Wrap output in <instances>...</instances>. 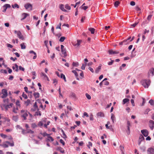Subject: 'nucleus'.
Masks as SVG:
<instances>
[{
	"instance_id": "54",
	"label": "nucleus",
	"mask_w": 154,
	"mask_h": 154,
	"mask_svg": "<svg viewBox=\"0 0 154 154\" xmlns=\"http://www.w3.org/2000/svg\"><path fill=\"white\" fill-rule=\"evenodd\" d=\"M86 63H85V65H84V64H82V66L81 67V69L82 70H84L85 68V67L86 66Z\"/></svg>"
},
{
	"instance_id": "16",
	"label": "nucleus",
	"mask_w": 154,
	"mask_h": 154,
	"mask_svg": "<svg viewBox=\"0 0 154 154\" xmlns=\"http://www.w3.org/2000/svg\"><path fill=\"white\" fill-rule=\"evenodd\" d=\"M29 53L30 54H34V56L33 57V59H35L36 58L37 56H36V54L35 52L34 51H29Z\"/></svg>"
},
{
	"instance_id": "62",
	"label": "nucleus",
	"mask_w": 154,
	"mask_h": 154,
	"mask_svg": "<svg viewBox=\"0 0 154 154\" xmlns=\"http://www.w3.org/2000/svg\"><path fill=\"white\" fill-rule=\"evenodd\" d=\"M103 83L105 85H109V82L108 81L103 82Z\"/></svg>"
},
{
	"instance_id": "45",
	"label": "nucleus",
	"mask_w": 154,
	"mask_h": 154,
	"mask_svg": "<svg viewBox=\"0 0 154 154\" xmlns=\"http://www.w3.org/2000/svg\"><path fill=\"white\" fill-rule=\"evenodd\" d=\"M12 6L14 8H19V5L16 4H14V6L13 5H12Z\"/></svg>"
},
{
	"instance_id": "40",
	"label": "nucleus",
	"mask_w": 154,
	"mask_h": 154,
	"mask_svg": "<svg viewBox=\"0 0 154 154\" xmlns=\"http://www.w3.org/2000/svg\"><path fill=\"white\" fill-rule=\"evenodd\" d=\"M65 38H66L64 36L61 37L60 38L59 41L60 42H63L64 41V40L65 39Z\"/></svg>"
},
{
	"instance_id": "61",
	"label": "nucleus",
	"mask_w": 154,
	"mask_h": 154,
	"mask_svg": "<svg viewBox=\"0 0 154 154\" xmlns=\"http://www.w3.org/2000/svg\"><path fill=\"white\" fill-rule=\"evenodd\" d=\"M50 123V121H48L47 122V124H45L44 125V126L45 128H47V126L48 125H49Z\"/></svg>"
},
{
	"instance_id": "57",
	"label": "nucleus",
	"mask_w": 154,
	"mask_h": 154,
	"mask_svg": "<svg viewBox=\"0 0 154 154\" xmlns=\"http://www.w3.org/2000/svg\"><path fill=\"white\" fill-rule=\"evenodd\" d=\"M130 4L131 6H134L135 5V3L134 1H131L130 2Z\"/></svg>"
},
{
	"instance_id": "12",
	"label": "nucleus",
	"mask_w": 154,
	"mask_h": 154,
	"mask_svg": "<svg viewBox=\"0 0 154 154\" xmlns=\"http://www.w3.org/2000/svg\"><path fill=\"white\" fill-rule=\"evenodd\" d=\"M18 108L19 107H18L16 106V107H15L14 106L13 107L12 112L15 113H17Z\"/></svg>"
},
{
	"instance_id": "14",
	"label": "nucleus",
	"mask_w": 154,
	"mask_h": 154,
	"mask_svg": "<svg viewBox=\"0 0 154 154\" xmlns=\"http://www.w3.org/2000/svg\"><path fill=\"white\" fill-rule=\"evenodd\" d=\"M29 15V14L26 13H23L22 14V16L23 17V18L21 19V20H22L25 19Z\"/></svg>"
},
{
	"instance_id": "4",
	"label": "nucleus",
	"mask_w": 154,
	"mask_h": 154,
	"mask_svg": "<svg viewBox=\"0 0 154 154\" xmlns=\"http://www.w3.org/2000/svg\"><path fill=\"white\" fill-rule=\"evenodd\" d=\"M2 93L3 95L1 96L2 98H4L6 97L8 95L7 91L5 89H3L2 91Z\"/></svg>"
},
{
	"instance_id": "34",
	"label": "nucleus",
	"mask_w": 154,
	"mask_h": 154,
	"mask_svg": "<svg viewBox=\"0 0 154 154\" xmlns=\"http://www.w3.org/2000/svg\"><path fill=\"white\" fill-rule=\"evenodd\" d=\"M120 2L118 1H116L114 3V6L116 7H117Z\"/></svg>"
},
{
	"instance_id": "47",
	"label": "nucleus",
	"mask_w": 154,
	"mask_h": 154,
	"mask_svg": "<svg viewBox=\"0 0 154 154\" xmlns=\"http://www.w3.org/2000/svg\"><path fill=\"white\" fill-rule=\"evenodd\" d=\"M38 126H42L43 125V123L42 121L39 122L38 124Z\"/></svg>"
},
{
	"instance_id": "35",
	"label": "nucleus",
	"mask_w": 154,
	"mask_h": 154,
	"mask_svg": "<svg viewBox=\"0 0 154 154\" xmlns=\"http://www.w3.org/2000/svg\"><path fill=\"white\" fill-rule=\"evenodd\" d=\"M16 105L17 107H18L19 108L20 107V104L19 100H17L16 102Z\"/></svg>"
},
{
	"instance_id": "53",
	"label": "nucleus",
	"mask_w": 154,
	"mask_h": 154,
	"mask_svg": "<svg viewBox=\"0 0 154 154\" xmlns=\"http://www.w3.org/2000/svg\"><path fill=\"white\" fill-rule=\"evenodd\" d=\"M110 122H109V121H108L107 122V124H106V125H105V126H106V128L107 129H108L109 128V126H108V125H110Z\"/></svg>"
},
{
	"instance_id": "41",
	"label": "nucleus",
	"mask_w": 154,
	"mask_h": 154,
	"mask_svg": "<svg viewBox=\"0 0 154 154\" xmlns=\"http://www.w3.org/2000/svg\"><path fill=\"white\" fill-rule=\"evenodd\" d=\"M72 65L73 66H79V63L78 62H73L72 63Z\"/></svg>"
},
{
	"instance_id": "1",
	"label": "nucleus",
	"mask_w": 154,
	"mask_h": 154,
	"mask_svg": "<svg viewBox=\"0 0 154 154\" xmlns=\"http://www.w3.org/2000/svg\"><path fill=\"white\" fill-rule=\"evenodd\" d=\"M29 113L26 110L22 109L20 111V115L21 117L23 118V120H26V117L28 116Z\"/></svg>"
},
{
	"instance_id": "2",
	"label": "nucleus",
	"mask_w": 154,
	"mask_h": 154,
	"mask_svg": "<svg viewBox=\"0 0 154 154\" xmlns=\"http://www.w3.org/2000/svg\"><path fill=\"white\" fill-rule=\"evenodd\" d=\"M143 86L145 88H148L150 85V81L149 80H143L141 82Z\"/></svg>"
},
{
	"instance_id": "39",
	"label": "nucleus",
	"mask_w": 154,
	"mask_h": 154,
	"mask_svg": "<svg viewBox=\"0 0 154 154\" xmlns=\"http://www.w3.org/2000/svg\"><path fill=\"white\" fill-rule=\"evenodd\" d=\"M41 112L40 111H37V112H35V116H41Z\"/></svg>"
},
{
	"instance_id": "9",
	"label": "nucleus",
	"mask_w": 154,
	"mask_h": 154,
	"mask_svg": "<svg viewBox=\"0 0 154 154\" xmlns=\"http://www.w3.org/2000/svg\"><path fill=\"white\" fill-rule=\"evenodd\" d=\"M109 54H118L119 52L117 51H114L112 50H110L108 51Z\"/></svg>"
},
{
	"instance_id": "23",
	"label": "nucleus",
	"mask_w": 154,
	"mask_h": 154,
	"mask_svg": "<svg viewBox=\"0 0 154 154\" xmlns=\"http://www.w3.org/2000/svg\"><path fill=\"white\" fill-rule=\"evenodd\" d=\"M54 140L53 138V137H52L50 136V135H49V136H48V139L47 140V141H51V142L53 141H54Z\"/></svg>"
},
{
	"instance_id": "63",
	"label": "nucleus",
	"mask_w": 154,
	"mask_h": 154,
	"mask_svg": "<svg viewBox=\"0 0 154 154\" xmlns=\"http://www.w3.org/2000/svg\"><path fill=\"white\" fill-rule=\"evenodd\" d=\"M131 102L132 104V105L133 106H135V104L134 103V100L133 99L131 100Z\"/></svg>"
},
{
	"instance_id": "25",
	"label": "nucleus",
	"mask_w": 154,
	"mask_h": 154,
	"mask_svg": "<svg viewBox=\"0 0 154 154\" xmlns=\"http://www.w3.org/2000/svg\"><path fill=\"white\" fill-rule=\"evenodd\" d=\"M21 48L23 49H25L26 48V46L24 43H22L20 45Z\"/></svg>"
},
{
	"instance_id": "33",
	"label": "nucleus",
	"mask_w": 154,
	"mask_h": 154,
	"mask_svg": "<svg viewBox=\"0 0 154 154\" xmlns=\"http://www.w3.org/2000/svg\"><path fill=\"white\" fill-rule=\"evenodd\" d=\"M123 43H124V45H126L129 44L130 42V41H128L127 39H125L123 41Z\"/></svg>"
},
{
	"instance_id": "22",
	"label": "nucleus",
	"mask_w": 154,
	"mask_h": 154,
	"mask_svg": "<svg viewBox=\"0 0 154 154\" xmlns=\"http://www.w3.org/2000/svg\"><path fill=\"white\" fill-rule=\"evenodd\" d=\"M33 95L35 98H38L40 96L38 92H35L33 94Z\"/></svg>"
},
{
	"instance_id": "32",
	"label": "nucleus",
	"mask_w": 154,
	"mask_h": 154,
	"mask_svg": "<svg viewBox=\"0 0 154 154\" xmlns=\"http://www.w3.org/2000/svg\"><path fill=\"white\" fill-rule=\"evenodd\" d=\"M34 107L35 108V110H37V111L38 110V106L37 105V103L36 102H35V103H34Z\"/></svg>"
},
{
	"instance_id": "26",
	"label": "nucleus",
	"mask_w": 154,
	"mask_h": 154,
	"mask_svg": "<svg viewBox=\"0 0 154 154\" xmlns=\"http://www.w3.org/2000/svg\"><path fill=\"white\" fill-rule=\"evenodd\" d=\"M30 103V100L28 99L26 101L24 102V104L26 105V106H28Z\"/></svg>"
},
{
	"instance_id": "11",
	"label": "nucleus",
	"mask_w": 154,
	"mask_h": 154,
	"mask_svg": "<svg viewBox=\"0 0 154 154\" xmlns=\"http://www.w3.org/2000/svg\"><path fill=\"white\" fill-rule=\"evenodd\" d=\"M13 104L12 103H10L9 105H6L5 106V108L6 110H7L9 108L12 107Z\"/></svg>"
},
{
	"instance_id": "64",
	"label": "nucleus",
	"mask_w": 154,
	"mask_h": 154,
	"mask_svg": "<svg viewBox=\"0 0 154 154\" xmlns=\"http://www.w3.org/2000/svg\"><path fill=\"white\" fill-rule=\"evenodd\" d=\"M90 119L91 120H93L94 118L93 115L91 114L90 116Z\"/></svg>"
},
{
	"instance_id": "3",
	"label": "nucleus",
	"mask_w": 154,
	"mask_h": 154,
	"mask_svg": "<svg viewBox=\"0 0 154 154\" xmlns=\"http://www.w3.org/2000/svg\"><path fill=\"white\" fill-rule=\"evenodd\" d=\"M14 32L15 34H17V37L20 39H21L22 40H24V38L20 31H17L16 30H15L14 31Z\"/></svg>"
},
{
	"instance_id": "48",
	"label": "nucleus",
	"mask_w": 154,
	"mask_h": 154,
	"mask_svg": "<svg viewBox=\"0 0 154 154\" xmlns=\"http://www.w3.org/2000/svg\"><path fill=\"white\" fill-rule=\"evenodd\" d=\"M72 72L75 74L76 77L78 76V75L75 70H72Z\"/></svg>"
},
{
	"instance_id": "7",
	"label": "nucleus",
	"mask_w": 154,
	"mask_h": 154,
	"mask_svg": "<svg viewBox=\"0 0 154 154\" xmlns=\"http://www.w3.org/2000/svg\"><path fill=\"white\" fill-rule=\"evenodd\" d=\"M149 126L150 128L152 130L154 128V121L152 120H150L149 122Z\"/></svg>"
},
{
	"instance_id": "19",
	"label": "nucleus",
	"mask_w": 154,
	"mask_h": 154,
	"mask_svg": "<svg viewBox=\"0 0 154 154\" xmlns=\"http://www.w3.org/2000/svg\"><path fill=\"white\" fill-rule=\"evenodd\" d=\"M57 150L60 151V152L62 153H63L64 152V150L60 147H58Z\"/></svg>"
},
{
	"instance_id": "28",
	"label": "nucleus",
	"mask_w": 154,
	"mask_h": 154,
	"mask_svg": "<svg viewBox=\"0 0 154 154\" xmlns=\"http://www.w3.org/2000/svg\"><path fill=\"white\" fill-rule=\"evenodd\" d=\"M15 67L14 66H12V69H15V67L16 68L15 71L16 72H18V66L16 64H15Z\"/></svg>"
},
{
	"instance_id": "31",
	"label": "nucleus",
	"mask_w": 154,
	"mask_h": 154,
	"mask_svg": "<svg viewBox=\"0 0 154 154\" xmlns=\"http://www.w3.org/2000/svg\"><path fill=\"white\" fill-rule=\"evenodd\" d=\"M129 99L128 98H125L123 100V104H125V103L129 102Z\"/></svg>"
},
{
	"instance_id": "8",
	"label": "nucleus",
	"mask_w": 154,
	"mask_h": 154,
	"mask_svg": "<svg viewBox=\"0 0 154 154\" xmlns=\"http://www.w3.org/2000/svg\"><path fill=\"white\" fill-rule=\"evenodd\" d=\"M11 6L10 5L8 4H5L3 6V10L2 11L3 12H5L8 8H10Z\"/></svg>"
},
{
	"instance_id": "38",
	"label": "nucleus",
	"mask_w": 154,
	"mask_h": 154,
	"mask_svg": "<svg viewBox=\"0 0 154 154\" xmlns=\"http://www.w3.org/2000/svg\"><path fill=\"white\" fill-rule=\"evenodd\" d=\"M70 97H73L74 98H76V95L75 94L73 93H72L70 94Z\"/></svg>"
},
{
	"instance_id": "42",
	"label": "nucleus",
	"mask_w": 154,
	"mask_h": 154,
	"mask_svg": "<svg viewBox=\"0 0 154 154\" xmlns=\"http://www.w3.org/2000/svg\"><path fill=\"white\" fill-rule=\"evenodd\" d=\"M149 103L151 105L153 106L154 105V100L152 99H151L149 101Z\"/></svg>"
},
{
	"instance_id": "17",
	"label": "nucleus",
	"mask_w": 154,
	"mask_h": 154,
	"mask_svg": "<svg viewBox=\"0 0 154 154\" xmlns=\"http://www.w3.org/2000/svg\"><path fill=\"white\" fill-rule=\"evenodd\" d=\"M102 66V65L101 64H100L98 67L96 68V69L95 70V72L96 73H97L99 72V71L101 69Z\"/></svg>"
},
{
	"instance_id": "50",
	"label": "nucleus",
	"mask_w": 154,
	"mask_h": 154,
	"mask_svg": "<svg viewBox=\"0 0 154 154\" xmlns=\"http://www.w3.org/2000/svg\"><path fill=\"white\" fill-rule=\"evenodd\" d=\"M65 8L69 10H70L71 9V7L68 5H66L65 6Z\"/></svg>"
},
{
	"instance_id": "56",
	"label": "nucleus",
	"mask_w": 154,
	"mask_h": 154,
	"mask_svg": "<svg viewBox=\"0 0 154 154\" xmlns=\"http://www.w3.org/2000/svg\"><path fill=\"white\" fill-rule=\"evenodd\" d=\"M19 69L20 70H22L23 71H24L25 70V69L22 67L21 66H19Z\"/></svg>"
},
{
	"instance_id": "59",
	"label": "nucleus",
	"mask_w": 154,
	"mask_h": 154,
	"mask_svg": "<svg viewBox=\"0 0 154 154\" xmlns=\"http://www.w3.org/2000/svg\"><path fill=\"white\" fill-rule=\"evenodd\" d=\"M61 23H60L59 25H58L56 27V29H61Z\"/></svg>"
},
{
	"instance_id": "5",
	"label": "nucleus",
	"mask_w": 154,
	"mask_h": 154,
	"mask_svg": "<svg viewBox=\"0 0 154 154\" xmlns=\"http://www.w3.org/2000/svg\"><path fill=\"white\" fill-rule=\"evenodd\" d=\"M141 132L145 137H146L148 135V131L146 129L142 130H141Z\"/></svg>"
},
{
	"instance_id": "52",
	"label": "nucleus",
	"mask_w": 154,
	"mask_h": 154,
	"mask_svg": "<svg viewBox=\"0 0 154 154\" xmlns=\"http://www.w3.org/2000/svg\"><path fill=\"white\" fill-rule=\"evenodd\" d=\"M60 143H62L63 146H64L65 144L64 141L62 139L60 140Z\"/></svg>"
},
{
	"instance_id": "51",
	"label": "nucleus",
	"mask_w": 154,
	"mask_h": 154,
	"mask_svg": "<svg viewBox=\"0 0 154 154\" xmlns=\"http://www.w3.org/2000/svg\"><path fill=\"white\" fill-rule=\"evenodd\" d=\"M86 96L88 100H90L91 99V96L88 94H86Z\"/></svg>"
},
{
	"instance_id": "21",
	"label": "nucleus",
	"mask_w": 154,
	"mask_h": 154,
	"mask_svg": "<svg viewBox=\"0 0 154 154\" xmlns=\"http://www.w3.org/2000/svg\"><path fill=\"white\" fill-rule=\"evenodd\" d=\"M5 143L8 144H9L11 146H14V143L13 141H12V142L10 143L9 141H7L5 142Z\"/></svg>"
},
{
	"instance_id": "6",
	"label": "nucleus",
	"mask_w": 154,
	"mask_h": 154,
	"mask_svg": "<svg viewBox=\"0 0 154 154\" xmlns=\"http://www.w3.org/2000/svg\"><path fill=\"white\" fill-rule=\"evenodd\" d=\"M148 154H154V147L149 148L147 150Z\"/></svg>"
},
{
	"instance_id": "10",
	"label": "nucleus",
	"mask_w": 154,
	"mask_h": 154,
	"mask_svg": "<svg viewBox=\"0 0 154 154\" xmlns=\"http://www.w3.org/2000/svg\"><path fill=\"white\" fill-rule=\"evenodd\" d=\"M24 7L26 9H27L29 8L30 7L31 8V10H32V5L30 3H28L26 4L25 5Z\"/></svg>"
},
{
	"instance_id": "49",
	"label": "nucleus",
	"mask_w": 154,
	"mask_h": 154,
	"mask_svg": "<svg viewBox=\"0 0 154 154\" xmlns=\"http://www.w3.org/2000/svg\"><path fill=\"white\" fill-rule=\"evenodd\" d=\"M22 96L25 99H26L27 98V95L26 94H25L24 92L23 93Z\"/></svg>"
},
{
	"instance_id": "37",
	"label": "nucleus",
	"mask_w": 154,
	"mask_h": 154,
	"mask_svg": "<svg viewBox=\"0 0 154 154\" xmlns=\"http://www.w3.org/2000/svg\"><path fill=\"white\" fill-rule=\"evenodd\" d=\"M60 77L61 78H63L64 79L65 82H66V77L65 75L63 73H61L60 75Z\"/></svg>"
},
{
	"instance_id": "36",
	"label": "nucleus",
	"mask_w": 154,
	"mask_h": 154,
	"mask_svg": "<svg viewBox=\"0 0 154 154\" xmlns=\"http://www.w3.org/2000/svg\"><path fill=\"white\" fill-rule=\"evenodd\" d=\"M150 73H152V75H154V68H152L149 70Z\"/></svg>"
},
{
	"instance_id": "29",
	"label": "nucleus",
	"mask_w": 154,
	"mask_h": 154,
	"mask_svg": "<svg viewBox=\"0 0 154 154\" xmlns=\"http://www.w3.org/2000/svg\"><path fill=\"white\" fill-rule=\"evenodd\" d=\"M13 120L15 122H17L18 119V116H14L12 117Z\"/></svg>"
},
{
	"instance_id": "13",
	"label": "nucleus",
	"mask_w": 154,
	"mask_h": 154,
	"mask_svg": "<svg viewBox=\"0 0 154 154\" xmlns=\"http://www.w3.org/2000/svg\"><path fill=\"white\" fill-rule=\"evenodd\" d=\"M61 51L62 54L64 55L63 57H65L67 56V53L66 51V49L65 48L62 50H61Z\"/></svg>"
},
{
	"instance_id": "44",
	"label": "nucleus",
	"mask_w": 154,
	"mask_h": 154,
	"mask_svg": "<svg viewBox=\"0 0 154 154\" xmlns=\"http://www.w3.org/2000/svg\"><path fill=\"white\" fill-rule=\"evenodd\" d=\"M0 135V136L3 138H6L7 137V135L4 134H1Z\"/></svg>"
},
{
	"instance_id": "27",
	"label": "nucleus",
	"mask_w": 154,
	"mask_h": 154,
	"mask_svg": "<svg viewBox=\"0 0 154 154\" xmlns=\"http://www.w3.org/2000/svg\"><path fill=\"white\" fill-rule=\"evenodd\" d=\"M82 42V40H77V43L76 44H75L74 46H79L81 44Z\"/></svg>"
},
{
	"instance_id": "60",
	"label": "nucleus",
	"mask_w": 154,
	"mask_h": 154,
	"mask_svg": "<svg viewBox=\"0 0 154 154\" xmlns=\"http://www.w3.org/2000/svg\"><path fill=\"white\" fill-rule=\"evenodd\" d=\"M114 61V60H111V62H108V65H112L113 64Z\"/></svg>"
},
{
	"instance_id": "58",
	"label": "nucleus",
	"mask_w": 154,
	"mask_h": 154,
	"mask_svg": "<svg viewBox=\"0 0 154 154\" xmlns=\"http://www.w3.org/2000/svg\"><path fill=\"white\" fill-rule=\"evenodd\" d=\"M42 135L44 136V137H45L46 136H49V135H50L49 134H47L46 133V132H44L43 133V134H42Z\"/></svg>"
},
{
	"instance_id": "20",
	"label": "nucleus",
	"mask_w": 154,
	"mask_h": 154,
	"mask_svg": "<svg viewBox=\"0 0 154 154\" xmlns=\"http://www.w3.org/2000/svg\"><path fill=\"white\" fill-rule=\"evenodd\" d=\"M97 115L99 117H103L104 116V114L103 113L101 112H98L97 113Z\"/></svg>"
},
{
	"instance_id": "15",
	"label": "nucleus",
	"mask_w": 154,
	"mask_h": 154,
	"mask_svg": "<svg viewBox=\"0 0 154 154\" xmlns=\"http://www.w3.org/2000/svg\"><path fill=\"white\" fill-rule=\"evenodd\" d=\"M144 140V137L142 135H140V136L139 138V145H140L141 142Z\"/></svg>"
},
{
	"instance_id": "18",
	"label": "nucleus",
	"mask_w": 154,
	"mask_h": 154,
	"mask_svg": "<svg viewBox=\"0 0 154 154\" xmlns=\"http://www.w3.org/2000/svg\"><path fill=\"white\" fill-rule=\"evenodd\" d=\"M127 128H128V134H129L130 133V126L131 125V124L130 122L129 121H128L127 122Z\"/></svg>"
},
{
	"instance_id": "43",
	"label": "nucleus",
	"mask_w": 154,
	"mask_h": 154,
	"mask_svg": "<svg viewBox=\"0 0 154 154\" xmlns=\"http://www.w3.org/2000/svg\"><path fill=\"white\" fill-rule=\"evenodd\" d=\"M115 119V116L113 114H111V119L112 120L113 123H114V119Z\"/></svg>"
},
{
	"instance_id": "55",
	"label": "nucleus",
	"mask_w": 154,
	"mask_h": 154,
	"mask_svg": "<svg viewBox=\"0 0 154 154\" xmlns=\"http://www.w3.org/2000/svg\"><path fill=\"white\" fill-rule=\"evenodd\" d=\"M81 7L82 8V9H83L85 10L88 8L87 6H84L83 7L81 6Z\"/></svg>"
},
{
	"instance_id": "24",
	"label": "nucleus",
	"mask_w": 154,
	"mask_h": 154,
	"mask_svg": "<svg viewBox=\"0 0 154 154\" xmlns=\"http://www.w3.org/2000/svg\"><path fill=\"white\" fill-rule=\"evenodd\" d=\"M60 9L63 11L64 12H66L67 11L66 10L64 9V5L63 4H61L60 5Z\"/></svg>"
},
{
	"instance_id": "30",
	"label": "nucleus",
	"mask_w": 154,
	"mask_h": 154,
	"mask_svg": "<svg viewBox=\"0 0 154 154\" xmlns=\"http://www.w3.org/2000/svg\"><path fill=\"white\" fill-rule=\"evenodd\" d=\"M88 30L89 31H90L91 32V34H93L94 33L95 29L94 28H89L88 29Z\"/></svg>"
},
{
	"instance_id": "46",
	"label": "nucleus",
	"mask_w": 154,
	"mask_h": 154,
	"mask_svg": "<svg viewBox=\"0 0 154 154\" xmlns=\"http://www.w3.org/2000/svg\"><path fill=\"white\" fill-rule=\"evenodd\" d=\"M41 75L42 76H44L45 78H47L48 79V77L47 75L45 74L43 72H41Z\"/></svg>"
}]
</instances>
